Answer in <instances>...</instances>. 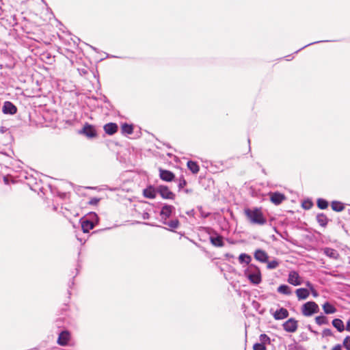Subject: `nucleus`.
<instances>
[{"mask_svg":"<svg viewBox=\"0 0 350 350\" xmlns=\"http://www.w3.org/2000/svg\"><path fill=\"white\" fill-rule=\"evenodd\" d=\"M331 207L333 211L336 212H340L345 208L344 204L338 201H333L331 204Z\"/></svg>","mask_w":350,"mask_h":350,"instance_id":"obj_23","label":"nucleus"},{"mask_svg":"<svg viewBox=\"0 0 350 350\" xmlns=\"http://www.w3.org/2000/svg\"><path fill=\"white\" fill-rule=\"evenodd\" d=\"M211 242L216 247H222L224 245L223 238L221 236L211 237Z\"/></svg>","mask_w":350,"mask_h":350,"instance_id":"obj_26","label":"nucleus"},{"mask_svg":"<svg viewBox=\"0 0 350 350\" xmlns=\"http://www.w3.org/2000/svg\"><path fill=\"white\" fill-rule=\"evenodd\" d=\"M251 256L246 254H241L239 256V260L240 263L245 262L247 265H249L251 262Z\"/></svg>","mask_w":350,"mask_h":350,"instance_id":"obj_28","label":"nucleus"},{"mask_svg":"<svg viewBox=\"0 0 350 350\" xmlns=\"http://www.w3.org/2000/svg\"><path fill=\"white\" fill-rule=\"evenodd\" d=\"M324 254L328 257L335 260L338 259L340 256L338 252L336 250L329 247H325L324 249Z\"/></svg>","mask_w":350,"mask_h":350,"instance_id":"obj_19","label":"nucleus"},{"mask_svg":"<svg viewBox=\"0 0 350 350\" xmlns=\"http://www.w3.org/2000/svg\"><path fill=\"white\" fill-rule=\"evenodd\" d=\"M159 177L160 178L166 182H172L175 178V175L171 171L159 168Z\"/></svg>","mask_w":350,"mask_h":350,"instance_id":"obj_8","label":"nucleus"},{"mask_svg":"<svg viewBox=\"0 0 350 350\" xmlns=\"http://www.w3.org/2000/svg\"><path fill=\"white\" fill-rule=\"evenodd\" d=\"M247 277L250 281L254 284H258L261 282V273L260 269L254 265H250L247 270Z\"/></svg>","mask_w":350,"mask_h":350,"instance_id":"obj_2","label":"nucleus"},{"mask_svg":"<svg viewBox=\"0 0 350 350\" xmlns=\"http://www.w3.org/2000/svg\"><path fill=\"white\" fill-rule=\"evenodd\" d=\"M70 340V332H68V330H64L59 333V336L57 338V343L60 346L65 347L68 345Z\"/></svg>","mask_w":350,"mask_h":350,"instance_id":"obj_5","label":"nucleus"},{"mask_svg":"<svg viewBox=\"0 0 350 350\" xmlns=\"http://www.w3.org/2000/svg\"><path fill=\"white\" fill-rule=\"evenodd\" d=\"M253 350H267V348L264 344L256 343L253 346Z\"/></svg>","mask_w":350,"mask_h":350,"instance_id":"obj_34","label":"nucleus"},{"mask_svg":"<svg viewBox=\"0 0 350 350\" xmlns=\"http://www.w3.org/2000/svg\"><path fill=\"white\" fill-rule=\"evenodd\" d=\"M306 285L309 288L310 290L314 287L313 285L309 281H307L306 282Z\"/></svg>","mask_w":350,"mask_h":350,"instance_id":"obj_42","label":"nucleus"},{"mask_svg":"<svg viewBox=\"0 0 350 350\" xmlns=\"http://www.w3.org/2000/svg\"><path fill=\"white\" fill-rule=\"evenodd\" d=\"M343 346L347 350H350V336H347L344 338Z\"/></svg>","mask_w":350,"mask_h":350,"instance_id":"obj_35","label":"nucleus"},{"mask_svg":"<svg viewBox=\"0 0 350 350\" xmlns=\"http://www.w3.org/2000/svg\"><path fill=\"white\" fill-rule=\"evenodd\" d=\"M100 199L97 198H91L90 200L88 202V204L90 205H97L99 202Z\"/></svg>","mask_w":350,"mask_h":350,"instance_id":"obj_37","label":"nucleus"},{"mask_svg":"<svg viewBox=\"0 0 350 350\" xmlns=\"http://www.w3.org/2000/svg\"><path fill=\"white\" fill-rule=\"evenodd\" d=\"M105 132L108 135H113L118 131V125L116 123L110 122L106 124L104 127Z\"/></svg>","mask_w":350,"mask_h":350,"instance_id":"obj_15","label":"nucleus"},{"mask_svg":"<svg viewBox=\"0 0 350 350\" xmlns=\"http://www.w3.org/2000/svg\"><path fill=\"white\" fill-rule=\"evenodd\" d=\"M288 315V311L284 308H281L274 312L273 317L275 320H282L287 318Z\"/></svg>","mask_w":350,"mask_h":350,"instance_id":"obj_14","label":"nucleus"},{"mask_svg":"<svg viewBox=\"0 0 350 350\" xmlns=\"http://www.w3.org/2000/svg\"><path fill=\"white\" fill-rule=\"evenodd\" d=\"M323 333V335H325L326 336H332V332L331 329H324Z\"/></svg>","mask_w":350,"mask_h":350,"instance_id":"obj_38","label":"nucleus"},{"mask_svg":"<svg viewBox=\"0 0 350 350\" xmlns=\"http://www.w3.org/2000/svg\"><path fill=\"white\" fill-rule=\"evenodd\" d=\"M295 294L299 300L306 299L310 295V291L304 288H300L295 291Z\"/></svg>","mask_w":350,"mask_h":350,"instance_id":"obj_17","label":"nucleus"},{"mask_svg":"<svg viewBox=\"0 0 350 350\" xmlns=\"http://www.w3.org/2000/svg\"><path fill=\"white\" fill-rule=\"evenodd\" d=\"M345 329H346L347 331L350 332V319L347 321Z\"/></svg>","mask_w":350,"mask_h":350,"instance_id":"obj_40","label":"nucleus"},{"mask_svg":"<svg viewBox=\"0 0 350 350\" xmlns=\"http://www.w3.org/2000/svg\"><path fill=\"white\" fill-rule=\"evenodd\" d=\"M349 264H350V260H349Z\"/></svg>","mask_w":350,"mask_h":350,"instance_id":"obj_47","label":"nucleus"},{"mask_svg":"<svg viewBox=\"0 0 350 350\" xmlns=\"http://www.w3.org/2000/svg\"><path fill=\"white\" fill-rule=\"evenodd\" d=\"M254 256V258L260 262H267L268 261L269 256L267 253L262 250H256Z\"/></svg>","mask_w":350,"mask_h":350,"instance_id":"obj_10","label":"nucleus"},{"mask_svg":"<svg viewBox=\"0 0 350 350\" xmlns=\"http://www.w3.org/2000/svg\"><path fill=\"white\" fill-rule=\"evenodd\" d=\"M287 282L293 286H299L302 284L303 280L299 276L298 272L295 271H291L288 275Z\"/></svg>","mask_w":350,"mask_h":350,"instance_id":"obj_7","label":"nucleus"},{"mask_svg":"<svg viewBox=\"0 0 350 350\" xmlns=\"http://www.w3.org/2000/svg\"><path fill=\"white\" fill-rule=\"evenodd\" d=\"M245 215L252 224L262 226L267 223V219L264 217L260 208H246L244 211Z\"/></svg>","mask_w":350,"mask_h":350,"instance_id":"obj_1","label":"nucleus"},{"mask_svg":"<svg viewBox=\"0 0 350 350\" xmlns=\"http://www.w3.org/2000/svg\"><path fill=\"white\" fill-rule=\"evenodd\" d=\"M174 210V207L172 205L165 204L164 205L161 211L160 215L163 219L166 220L169 218L172 211Z\"/></svg>","mask_w":350,"mask_h":350,"instance_id":"obj_12","label":"nucleus"},{"mask_svg":"<svg viewBox=\"0 0 350 350\" xmlns=\"http://www.w3.org/2000/svg\"><path fill=\"white\" fill-rule=\"evenodd\" d=\"M157 191L155 189V188L153 186L150 185L148 186L145 189H144L143 195L146 198L154 199L156 197Z\"/></svg>","mask_w":350,"mask_h":350,"instance_id":"obj_16","label":"nucleus"},{"mask_svg":"<svg viewBox=\"0 0 350 350\" xmlns=\"http://www.w3.org/2000/svg\"><path fill=\"white\" fill-rule=\"evenodd\" d=\"M157 191L163 199L174 200L175 198V194L166 185H159Z\"/></svg>","mask_w":350,"mask_h":350,"instance_id":"obj_4","label":"nucleus"},{"mask_svg":"<svg viewBox=\"0 0 350 350\" xmlns=\"http://www.w3.org/2000/svg\"><path fill=\"white\" fill-rule=\"evenodd\" d=\"M285 199V196L278 192H275L270 194L271 202L275 205L281 204Z\"/></svg>","mask_w":350,"mask_h":350,"instance_id":"obj_13","label":"nucleus"},{"mask_svg":"<svg viewBox=\"0 0 350 350\" xmlns=\"http://www.w3.org/2000/svg\"><path fill=\"white\" fill-rule=\"evenodd\" d=\"M317 206L320 209H326L328 206V202L324 199L319 198L317 200Z\"/></svg>","mask_w":350,"mask_h":350,"instance_id":"obj_30","label":"nucleus"},{"mask_svg":"<svg viewBox=\"0 0 350 350\" xmlns=\"http://www.w3.org/2000/svg\"><path fill=\"white\" fill-rule=\"evenodd\" d=\"M332 350H342V347L340 345H335L332 349Z\"/></svg>","mask_w":350,"mask_h":350,"instance_id":"obj_41","label":"nucleus"},{"mask_svg":"<svg viewBox=\"0 0 350 350\" xmlns=\"http://www.w3.org/2000/svg\"><path fill=\"white\" fill-rule=\"evenodd\" d=\"M2 110L5 114L14 115L17 112L16 107L10 101L4 103Z\"/></svg>","mask_w":350,"mask_h":350,"instance_id":"obj_11","label":"nucleus"},{"mask_svg":"<svg viewBox=\"0 0 350 350\" xmlns=\"http://www.w3.org/2000/svg\"><path fill=\"white\" fill-rule=\"evenodd\" d=\"M121 131L123 134L131 135L133 132V127L131 124L124 123L121 126Z\"/></svg>","mask_w":350,"mask_h":350,"instance_id":"obj_25","label":"nucleus"},{"mask_svg":"<svg viewBox=\"0 0 350 350\" xmlns=\"http://www.w3.org/2000/svg\"><path fill=\"white\" fill-rule=\"evenodd\" d=\"M317 222L319 224V225H321V226H323V227H325L327 224V222H328V219H327V216L323 213L317 215Z\"/></svg>","mask_w":350,"mask_h":350,"instance_id":"obj_24","label":"nucleus"},{"mask_svg":"<svg viewBox=\"0 0 350 350\" xmlns=\"http://www.w3.org/2000/svg\"><path fill=\"white\" fill-rule=\"evenodd\" d=\"M92 215H93L94 217H96V218H97V215H96V213H92Z\"/></svg>","mask_w":350,"mask_h":350,"instance_id":"obj_46","label":"nucleus"},{"mask_svg":"<svg viewBox=\"0 0 350 350\" xmlns=\"http://www.w3.org/2000/svg\"><path fill=\"white\" fill-rule=\"evenodd\" d=\"M267 267L269 269H275L279 265L278 261L275 260H271L270 262L267 261Z\"/></svg>","mask_w":350,"mask_h":350,"instance_id":"obj_32","label":"nucleus"},{"mask_svg":"<svg viewBox=\"0 0 350 350\" xmlns=\"http://www.w3.org/2000/svg\"><path fill=\"white\" fill-rule=\"evenodd\" d=\"M323 310L327 314H334L336 312V308L329 302H325L323 305Z\"/></svg>","mask_w":350,"mask_h":350,"instance_id":"obj_20","label":"nucleus"},{"mask_svg":"<svg viewBox=\"0 0 350 350\" xmlns=\"http://www.w3.org/2000/svg\"><path fill=\"white\" fill-rule=\"evenodd\" d=\"M319 306L314 301H308L301 307V313L305 317L312 316L319 312Z\"/></svg>","mask_w":350,"mask_h":350,"instance_id":"obj_3","label":"nucleus"},{"mask_svg":"<svg viewBox=\"0 0 350 350\" xmlns=\"http://www.w3.org/2000/svg\"><path fill=\"white\" fill-rule=\"evenodd\" d=\"M333 326L340 332L345 330V325L342 321L340 319H335L332 321Z\"/></svg>","mask_w":350,"mask_h":350,"instance_id":"obj_22","label":"nucleus"},{"mask_svg":"<svg viewBox=\"0 0 350 350\" xmlns=\"http://www.w3.org/2000/svg\"><path fill=\"white\" fill-rule=\"evenodd\" d=\"M167 224L172 228H176L179 226V221L178 219H173L168 222Z\"/></svg>","mask_w":350,"mask_h":350,"instance_id":"obj_33","label":"nucleus"},{"mask_svg":"<svg viewBox=\"0 0 350 350\" xmlns=\"http://www.w3.org/2000/svg\"><path fill=\"white\" fill-rule=\"evenodd\" d=\"M149 217V214L148 213H146L144 214V218L146 219V218H148Z\"/></svg>","mask_w":350,"mask_h":350,"instance_id":"obj_43","label":"nucleus"},{"mask_svg":"<svg viewBox=\"0 0 350 350\" xmlns=\"http://www.w3.org/2000/svg\"><path fill=\"white\" fill-rule=\"evenodd\" d=\"M260 340L261 342L260 343L264 344L265 345V344H269L270 343V338L265 334H260Z\"/></svg>","mask_w":350,"mask_h":350,"instance_id":"obj_31","label":"nucleus"},{"mask_svg":"<svg viewBox=\"0 0 350 350\" xmlns=\"http://www.w3.org/2000/svg\"><path fill=\"white\" fill-rule=\"evenodd\" d=\"M187 185V181L183 177L180 178L178 187L179 189H183Z\"/></svg>","mask_w":350,"mask_h":350,"instance_id":"obj_36","label":"nucleus"},{"mask_svg":"<svg viewBox=\"0 0 350 350\" xmlns=\"http://www.w3.org/2000/svg\"><path fill=\"white\" fill-rule=\"evenodd\" d=\"M81 133L90 138L95 137L97 135L95 128L88 123L84 125Z\"/></svg>","mask_w":350,"mask_h":350,"instance_id":"obj_9","label":"nucleus"},{"mask_svg":"<svg viewBox=\"0 0 350 350\" xmlns=\"http://www.w3.org/2000/svg\"><path fill=\"white\" fill-rule=\"evenodd\" d=\"M278 292L284 294L289 295L291 294V288L288 286L286 284H282L278 288Z\"/></svg>","mask_w":350,"mask_h":350,"instance_id":"obj_27","label":"nucleus"},{"mask_svg":"<svg viewBox=\"0 0 350 350\" xmlns=\"http://www.w3.org/2000/svg\"><path fill=\"white\" fill-rule=\"evenodd\" d=\"M94 222L88 219L83 220L81 222V228L84 233L89 232L90 230L94 228Z\"/></svg>","mask_w":350,"mask_h":350,"instance_id":"obj_18","label":"nucleus"},{"mask_svg":"<svg viewBox=\"0 0 350 350\" xmlns=\"http://www.w3.org/2000/svg\"><path fill=\"white\" fill-rule=\"evenodd\" d=\"M284 329L287 332H295L298 327V322L293 318H291L285 321L283 325Z\"/></svg>","mask_w":350,"mask_h":350,"instance_id":"obj_6","label":"nucleus"},{"mask_svg":"<svg viewBox=\"0 0 350 350\" xmlns=\"http://www.w3.org/2000/svg\"><path fill=\"white\" fill-rule=\"evenodd\" d=\"M311 205H312V204H311V203H309V206H308V204H306V206H308V207H306V208H310V207L311 206Z\"/></svg>","mask_w":350,"mask_h":350,"instance_id":"obj_44","label":"nucleus"},{"mask_svg":"<svg viewBox=\"0 0 350 350\" xmlns=\"http://www.w3.org/2000/svg\"><path fill=\"white\" fill-rule=\"evenodd\" d=\"M187 166L193 174H197L200 171V167L196 161H189Z\"/></svg>","mask_w":350,"mask_h":350,"instance_id":"obj_21","label":"nucleus"},{"mask_svg":"<svg viewBox=\"0 0 350 350\" xmlns=\"http://www.w3.org/2000/svg\"><path fill=\"white\" fill-rule=\"evenodd\" d=\"M312 294V295L314 297H317L318 296V293L317 291L314 289V288H312L310 290Z\"/></svg>","mask_w":350,"mask_h":350,"instance_id":"obj_39","label":"nucleus"},{"mask_svg":"<svg viewBox=\"0 0 350 350\" xmlns=\"http://www.w3.org/2000/svg\"><path fill=\"white\" fill-rule=\"evenodd\" d=\"M315 322L317 324L321 325L327 324L328 320L326 317L321 315V316L316 317Z\"/></svg>","mask_w":350,"mask_h":350,"instance_id":"obj_29","label":"nucleus"},{"mask_svg":"<svg viewBox=\"0 0 350 350\" xmlns=\"http://www.w3.org/2000/svg\"><path fill=\"white\" fill-rule=\"evenodd\" d=\"M311 205H312V204H311V203H309V206H308V204H306V206H308V207H306V208H310V207L311 206Z\"/></svg>","mask_w":350,"mask_h":350,"instance_id":"obj_45","label":"nucleus"}]
</instances>
